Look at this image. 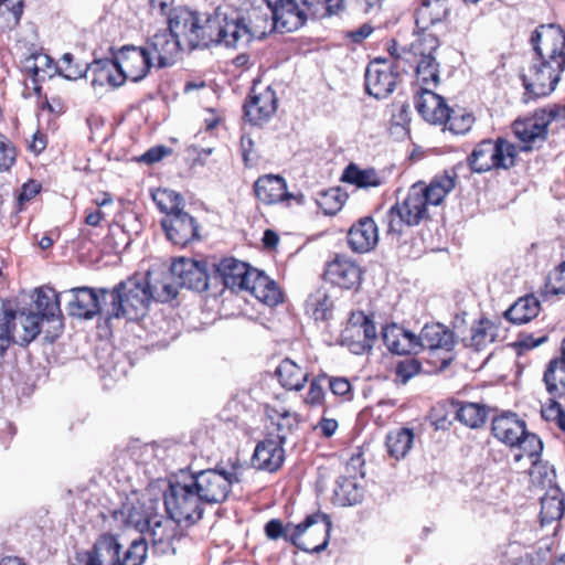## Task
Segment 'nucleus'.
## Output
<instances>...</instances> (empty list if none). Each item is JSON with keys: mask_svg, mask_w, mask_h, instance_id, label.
<instances>
[{"mask_svg": "<svg viewBox=\"0 0 565 565\" xmlns=\"http://www.w3.org/2000/svg\"><path fill=\"white\" fill-rule=\"evenodd\" d=\"M169 30L177 36L183 49H207L213 45L243 44L250 34L238 21H226V14L216 10L213 14L175 8L169 13Z\"/></svg>", "mask_w": 565, "mask_h": 565, "instance_id": "f257e3e1", "label": "nucleus"}, {"mask_svg": "<svg viewBox=\"0 0 565 565\" xmlns=\"http://www.w3.org/2000/svg\"><path fill=\"white\" fill-rule=\"evenodd\" d=\"M531 44L536 57L521 73L526 102L556 88L565 71V31L556 24H542L532 33Z\"/></svg>", "mask_w": 565, "mask_h": 565, "instance_id": "f03ea898", "label": "nucleus"}, {"mask_svg": "<svg viewBox=\"0 0 565 565\" xmlns=\"http://www.w3.org/2000/svg\"><path fill=\"white\" fill-rule=\"evenodd\" d=\"M71 299L67 303L68 313L81 319H92L102 312L100 297H110V305L106 309V318H125L128 321L140 319L141 307V277L132 275L119 282L111 291L106 288L93 289L77 287L68 291Z\"/></svg>", "mask_w": 565, "mask_h": 565, "instance_id": "7ed1b4c3", "label": "nucleus"}, {"mask_svg": "<svg viewBox=\"0 0 565 565\" xmlns=\"http://www.w3.org/2000/svg\"><path fill=\"white\" fill-rule=\"evenodd\" d=\"M146 495L151 503L150 509L157 510L163 505L167 514L175 523L193 524L202 519L203 504L189 473L150 481Z\"/></svg>", "mask_w": 565, "mask_h": 565, "instance_id": "20e7f679", "label": "nucleus"}, {"mask_svg": "<svg viewBox=\"0 0 565 565\" xmlns=\"http://www.w3.org/2000/svg\"><path fill=\"white\" fill-rule=\"evenodd\" d=\"M426 218H428V211L424 192L420 186L412 185L405 199L396 202L386 212L384 223L387 234L401 236L405 228L417 226Z\"/></svg>", "mask_w": 565, "mask_h": 565, "instance_id": "39448f33", "label": "nucleus"}, {"mask_svg": "<svg viewBox=\"0 0 565 565\" xmlns=\"http://www.w3.org/2000/svg\"><path fill=\"white\" fill-rule=\"evenodd\" d=\"M515 157L516 148L513 143L501 138L497 141L486 139L475 147L467 163L472 172L484 173L492 169L512 168Z\"/></svg>", "mask_w": 565, "mask_h": 565, "instance_id": "423d86ee", "label": "nucleus"}, {"mask_svg": "<svg viewBox=\"0 0 565 565\" xmlns=\"http://www.w3.org/2000/svg\"><path fill=\"white\" fill-rule=\"evenodd\" d=\"M439 47V40L435 34L424 33L409 46L408 55H413L409 68L415 66L417 79L423 87H436L439 83V64L434 53Z\"/></svg>", "mask_w": 565, "mask_h": 565, "instance_id": "0eeeda50", "label": "nucleus"}, {"mask_svg": "<svg viewBox=\"0 0 565 565\" xmlns=\"http://www.w3.org/2000/svg\"><path fill=\"white\" fill-rule=\"evenodd\" d=\"M202 504H217L224 502L234 483L239 482L235 471L225 472L218 469H206L189 475Z\"/></svg>", "mask_w": 565, "mask_h": 565, "instance_id": "6e6552de", "label": "nucleus"}, {"mask_svg": "<svg viewBox=\"0 0 565 565\" xmlns=\"http://www.w3.org/2000/svg\"><path fill=\"white\" fill-rule=\"evenodd\" d=\"M273 28L280 32H294L303 26L308 18H319L320 10L313 0H277L268 3Z\"/></svg>", "mask_w": 565, "mask_h": 565, "instance_id": "1a4fd4ad", "label": "nucleus"}, {"mask_svg": "<svg viewBox=\"0 0 565 565\" xmlns=\"http://www.w3.org/2000/svg\"><path fill=\"white\" fill-rule=\"evenodd\" d=\"M140 545L141 537L135 539L121 556V545L117 537L103 534L89 552L86 565H141V555L136 552Z\"/></svg>", "mask_w": 565, "mask_h": 565, "instance_id": "9d476101", "label": "nucleus"}, {"mask_svg": "<svg viewBox=\"0 0 565 565\" xmlns=\"http://www.w3.org/2000/svg\"><path fill=\"white\" fill-rule=\"evenodd\" d=\"M331 526V520L324 513L308 515L295 526L296 546L308 553H320L328 546Z\"/></svg>", "mask_w": 565, "mask_h": 565, "instance_id": "9b49d317", "label": "nucleus"}, {"mask_svg": "<svg viewBox=\"0 0 565 565\" xmlns=\"http://www.w3.org/2000/svg\"><path fill=\"white\" fill-rule=\"evenodd\" d=\"M143 505H146L143 503ZM151 503L143 507V561L148 544L152 545L154 552L167 553L171 548L172 539L175 535V522L163 514L159 509H150Z\"/></svg>", "mask_w": 565, "mask_h": 565, "instance_id": "f8f14e48", "label": "nucleus"}, {"mask_svg": "<svg viewBox=\"0 0 565 565\" xmlns=\"http://www.w3.org/2000/svg\"><path fill=\"white\" fill-rule=\"evenodd\" d=\"M183 50L180 40L168 29L156 33L143 46V64L150 67H166L173 64Z\"/></svg>", "mask_w": 565, "mask_h": 565, "instance_id": "ddd939ff", "label": "nucleus"}, {"mask_svg": "<svg viewBox=\"0 0 565 565\" xmlns=\"http://www.w3.org/2000/svg\"><path fill=\"white\" fill-rule=\"evenodd\" d=\"M178 295L172 267L167 263H156L147 270L146 286H143V296L159 301L167 302Z\"/></svg>", "mask_w": 565, "mask_h": 565, "instance_id": "4468645a", "label": "nucleus"}, {"mask_svg": "<svg viewBox=\"0 0 565 565\" xmlns=\"http://www.w3.org/2000/svg\"><path fill=\"white\" fill-rule=\"evenodd\" d=\"M562 120L561 106L553 105L548 109H541L531 118L516 120L513 124L515 136L524 143H534L544 140L547 135V126L553 121Z\"/></svg>", "mask_w": 565, "mask_h": 565, "instance_id": "2eb2a0df", "label": "nucleus"}, {"mask_svg": "<svg viewBox=\"0 0 565 565\" xmlns=\"http://www.w3.org/2000/svg\"><path fill=\"white\" fill-rule=\"evenodd\" d=\"M161 225L168 239L174 245L185 246L200 239L196 220L182 209L166 215Z\"/></svg>", "mask_w": 565, "mask_h": 565, "instance_id": "dca6fc26", "label": "nucleus"}, {"mask_svg": "<svg viewBox=\"0 0 565 565\" xmlns=\"http://www.w3.org/2000/svg\"><path fill=\"white\" fill-rule=\"evenodd\" d=\"M171 267L178 290L188 288L202 292L207 289L209 275L204 263L180 257L171 264Z\"/></svg>", "mask_w": 565, "mask_h": 565, "instance_id": "f3484780", "label": "nucleus"}, {"mask_svg": "<svg viewBox=\"0 0 565 565\" xmlns=\"http://www.w3.org/2000/svg\"><path fill=\"white\" fill-rule=\"evenodd\" d=\"M4 311L10 312L12 318L8 323L10 332V342L13 340L20 345H28L41 333V321H43L39 313L21 312L18 317L4 303L1 305L0 318L3 317Z\"/></svg>", "mask_w": 565, "mask_h": 565, "instance_id": "a211bd4d", "label": "nucleus"}, {"mask_svg": "<svg viewBox=\"0 0 565 565\" xmlns=\"http://www.w3.org/2000/svg\"><path fill=\"white\" fill-rule=\"evenodd\" d=\"M396 70L381 65L379 61L370 64L365 71V89L367 94L377 99L386 98L397 83Z\"/></svg>", "mask_w": 565, "mask_h": 565, "instance_id": "6ab92c4d", "label": "nucleus"}, {"mask_svg": "<svg viewBox=\"0 0 565 565\" xmlns=\"http://www.w3.org/2000/svg\"><path fill=\"white\" fill-rule=\"evenodd\" d=\"M564 513V498L558 488L551 489L541 499L540 531L542 537L554 536Z\"/></svg>", "mask_w": 565, "mask_h": 565, "instance_id": "aec40b11", "label": "nucleus"}, {"mask_svg": "<svg viewBox=\"0 0 565 565\" xmlns=\"http://www.w3.org/2000/svg\"><path fill=\"white\" fill-rule=\"evenodd\" d=\"M324 276L332 285L344 289H352L359 286L362 273L355 262L349 257L337 255L328 264Z\"/></svg>", "mask_w": 565, "mask_h": 565, "instance_id": "412c9836", "label": "nucleus"}, {"mask_svg": "<svg viewBox=\"0 0 565 565\" xmlns=\"http://www.w3.org/2000/svg\"><path fill=\"white\" fill-rule=\"evenodd\" d=\"M277 109L275 92L267 87L257 93L252 90L249 99L244 105V116L253 125H260L267 121Z\"/></svg>", "mask_w": 565, "mask_h": 565, "instance_id": "4be33fe9", "label": "nucleus"}, {"mask_svg": "<svg viewBox=\"0 0 565 565\" xmlns=\"http://www.w3.org/2000/svg\"><path fill=\"white\" fill-rule=\"evenodd\" d=\"M92 76L90 84L94 88L97 86L118 87L127 78L124 64L113 60H96L92 64H86V75Z\"/></svg>", "mask_w": 565, "mask_h": 565, "instance_id": "5701e85b", "label": "nucleus"}, {"mask_svg": "<svg viewBox=\"0 0 565 565\" xmlns=\"http://www.w3.org/2000/svg\"><path fill=\"white\" fill-rule=\"evenodd\" d=\"M381 334L387 350L394 354L420 353V345L417 343L416 334L396 323L385 326Z\"/></svg>", "mask_w": 565, "mask_h": 565, "instance_id": "b1692460", "label": "nucleus"}, {"mask_svg": "<svg viewBox=\"0 0 565 565\" xmlns=\"http://www.w3.org/2000/svg\"><path fill=\"white\" fill-rule=\"evenodd\" d=\"M379 242V228L375 221L370 216H364L354 223L348 233V243L352 250L356 253H367L372 250Z\"/></svg>", "mask_w": 565, "mask_h": 565, "instance_id": "393cba45", "label": "nucleus"}, {"mask_svg": "<svg viewBox=\"0 0 565 565\" xmlns=\"http://www.w3.org/2000/svg\"><path fill=\"white\" fill-rule=\"evenodd\" d=\"M415 107L427 122L434 125H443L448 115L445 99L435 94L430 87H422L415 98Z\"/></svg>", "mask_w": 565, "mask_h": 565, "instance_id": "a878e982", "label": "nucleus"}, {"mask_svg": "<svg viewBox=\"0 0 565 565\" xmlns=\"http://www.w3.org/2000/svg\"><path fill=\"white\" fill-rule=\"evenodd\" d=\"M252 270L246 263L235 258H224L215 264V273L223 285L230 289L243 290L248 284V276Z\"/></svg>", "mask_w": 565, "mask_h": 565, "instance_id": "bb28decb", "label": "nucleus"}, {"mask_svg": "<svg viewBox=\"0 0 565 565\" xmlns=\"http://www.w3.org/2000/svg\"><path fill=\"white\" fill-rule=\"evenodd\" d=\"M526 430L525 422L514 413H503L492 420V434L500 441L514 447Z\"/></svg>", "mask_w": 565, "mask_h": 565, "instance_id": "cd10ccee", "label": "nucleus"}, {"mask_svg": "<svg viewBox=\"0 0 565 565\" xmlns=\"http://www.w3.org/2000/svg\"><path fill=\"white\" fill-rule=\"evenodd\" d=\"M254 192L257 199L265 204H274L292 198L287 192L286 180L275 174L259 177L254 183Z\"/></svg>", "mask_w": 565, "mask_h": 565, "instance_id": "c85d7f7f", "label": "nucleus"}, {"mask_svg": "<svg viewBox=\"0 0 565 565\" xmlns=\"http://www.w3.org/2000/svg\"><path fill=\"white\" fill-rule=\"evenodd\" d=\"M417 343L420 345V352L428 350L451 351L455 347V337L452 331L441 323L425 324L420 333L416 335Z\"/></svg>", "mask_w": 565, "mask_h": 565, "instance_id": "c756f323", "label": "nucleus"}, {"mask_svg": "<svg viewBox=\"0 0 565 565\" xmlns=\"http://www.w3.org/2000/svg\"><path fill=\"white\" fill-rule=\"evenodd\" d=\"M350 321L352 323L351 330L353 334L358 337L356 341H352L349 344L350 350L355 354H362L371 351L376 340V328L374 322L362 312L352 315Z\"/></svg>", "mask_w": 565, "mask_h": 565, "instance_id": "7c9ffc66", "label": "nucleus"}, {"mask_svg": "<svg viewBox=\"0 0 565 565\" xmlns=\"http://www.w3.org/2000/svg\"><path fill=\"white\" fill-rule=\"evenodd\" d=\"M280 440L265 439L257 444L252 462L260 470L275 471L284 461V448Z\"/></svg>", "mask_w": 565, "mask_h": 565, "instance_id": "2f4dec72", "label": "nucleus"}, {"mask_svg": "<svg viewBox=\"0 0 565 565\" xmlns=\"http://www.w3.org/2000/svg\"><path fill=\"white\" fill-rule=\"evenodd\" d=\"M34 307L36 310L34 313H39L42 320L54 322L58 328L62 327L58 296L53 288H39L35 292Z\"/></svg>", "mask_w": 565, "mask_h": 565, "instance_id": "473e14b6", "label": "nucleus"}, {"mask_svg": "<svg viewBox=\"0 0 565 565\" xmlns=\"http://www.w3.org/2000/svg\"><path fill=\"white\" fill-rule=\"evenodd\" d=\"M448 13V0H420V6L416 11V25L426 30L444 21Z\"/></svg>", "mask_w": 565, "mask_h": 565, "instance_id": "72a5a7b5", "label": "nucleus"}, {"mask_svg": "<svg viewBox=\"0 0 565 565\" xmlns=\"http://www.w3.org/2000/svg\"><path fill=\"white\" fill-rule=\"evenodd\" d=\"M456 175L444 173L435 177L427 185L424 182L414 183V186H420L424 192L425 203L428 205H439L446 195L455 188Z\"/></svg>", "mask_w": 565, "mask_h": 565, "instance_id": "f704fd0d", "label": "nucleus"}, {"mask_svg": "<svg viewBox=\"0 0 565 565\" xmlns=\"http://www.w3.org/2000/svg\"><path fill=\"white\" fill-rule=\"evenodd\" d=\"M226 21H238L239 24L245 25L246 30L250 34V38L246 43L237 44V45H227V47L233 49H243L246 47L253 40H262L267 34V29L270 26V31L273 28V20L270 21L268 18V14H259L257 12H254V19L249 18L246 19L245 17H242L238 13H235L231 17L226 14Z\"/></svg>", "mask_w": 565, "mask_h": 565, "instance_id": "c9c22d12", "label": "nucleus"}, {"mask_svg": "<svg viewBox=\"0 0 565 565\" xmlns=\"http://www.w3.org/2000/svg\"><path fill=\"white\" fill-rule=\"evenodd\" d=\"M276 375L280 384L288 390L300 391L308 381V372L290 359L280 362L276 369Z\"/></svg>", "mask_w": 565, "mask_h": 565, "instance_id": "e433bc0d", "label": "nucleus"}, {"mask_svg": "<svg viewBox=\"0 0 565 565\" xmlns=\"http://www.w3.org/2000/svg\"><path fill=\"white\" fill-rule=\"evenodd\" d=\"M414 443V433L409 428H397L386 435V449L388 455L399 460L407 456Z\"/></svg>", "mask_w": 565, "mask_h": 565, "instance_id": "4c0bfd02", "label": "nucleus"}, {"mask_svg": "<svg viewBox=\"0 0 565 565\" xmlns=\"http://www.w3.org/2000/svg\"><path fill=\"white\" fill-rule=\"evenodd\" d=\"M540 312V301L534 296L516 300L507 311L505 318L515 324L526 323Z\"/></svg>", "mask_w": 565, "mask_h": 565, "instance_id": "58836bf2", "label": "nucleus"}, {"mask_svg": "<svg viewBox=\"0 0 565 565\" xmlns=\"http://www.w3.org/2000/svg\"><path fill=\"white\" fill-rule=\"evenodd\" d=\"M267 416L276 426L278 440L284 444L288 434L297 428L300 422L299 415L297 413L286 408H268Z\"/></svg>", "mask_w": 565, "mask_h": 565, "instance_id": "ea45409f", "label": "nucleus"}, {"mask_svg": "<svg viewBox=\"0 0 565 565\" xmlns=\"http://www.w3.org/2000/svg\"><path fill=\"white\" fill-rule=\"evenodd\" d=\"M543 381L550 394H562L565 391V360L562 358L551 360L544 372Z\"/></svg>", "mask_w": 565, "mask_h": 565, "instance_id": "a19ab883", "label": "nucleus"}, {"mask_svg": "<svg viewBox=\"0 0 565 565\" xmlns=\"http://www.w3.org/2000/svg\"><path fill=\"white\" fill-rule=\"evenodd\" d=\"M342 179L345 182L355 184L359 188H376L382 184V179L375 169L363 170L354 163H351L347 167Z\"/></svg>", "mask_w": 565, "mask_h": 565, "instance_id": "79ce46f5", "label": "nucleus"}, {"mask_svg": "<svg viewBox=\"0 0 565 565\" xmlns=\"http://www.w3.org/2000/svg\"><path fill=\"white\" fill-rule=\"evenodd\" d=\"M497 335V326L488 319H481L471 328L469 345L475 348L476 351H481L494 342Z\"/></svg>", "mask_w": 565, "mask_h": 565, "instance_id": "37998d69", "label": "nucleus"}, {"mask_svg": "<svg viewBox=\"0 0 565 565\" xmlns=\"http://www.w3.org/2000/svg\"><path fill=\"white\" fill-rule=\"evenodd\" d=\"M514 447H518L519 449L514 455V460L516 462L521 461L524 457H527L531 466H535L542 452L543 444L535 434H531L525 430Z\"/></svg>", "mask_w": 565, "mask_h": 565, "instance_id": "c03bdc74", "label": "nucleus"}, {"mask_svg": "<svg viewBox=\"0 0 565 565\" xmlns=\"http://www.w3.org/2000/svg\"><path fill=\"white\" fill-rule=\"evenodd\" d=\"M334 495L340 504L353 505L362 500L363 490L358 486L354 479L341 477L337 480Z\"/></svg>", "mask_w": 565, "mask_h": 565, "instance_id": "a18cd8bd", "label": "nucleus"}, {"mask_svg": "<svg viewBox=\"0 0 565 565\" xmlns=\"http://www.w3.org/2000/svg\"><path fill=\"white\" fill-rule=\"evenodd\" d=\"M333 301L324 290H317L306 301V311L315 320H327L331 316Z\"/></svg>", "mask_w": 565, "mask_h": 565, "instance_id": "49530a36", "label": "nucleus"}, {"mask_svg": "<svg viewBox=\"0 0 565 565\" xmlns=\"http://www.w3.org/2000/svg\"><path fill=\"white\" fill-rule=\"evenodd\" d=\"M447 129L455 135L467 134L475 124V116L463 108H449L446 120Z\"/></svg>", "mask_w": 565, "mask_h": 565, "instance_id": "de8ad7c7", "label": "nucleus"}, {"mask_svg": "<svg viewBox=\"0 0 565 565\" xmlns=\"http://www.w3.org/2000/svg\"><path fill=\"white\" fill-rule=\"evenodd\" d=\"M456 418L467 427L478 428L486 422V406L478 403H466L458 408Z\"/></svg>", "mask_w": 565, "mask_h": 565, "instance_id": "09e8293b", "label": "nucleus"}, {"mask_svg": "<svg viewBox=\"0 0 565 565\" xmlns=\"http://www.w3.org/2000/svg\"><path fill=\"white\" fill-rule=\"evenodd\" d=\"M345 201V195L340 189L332 188L319 194L317 204L327 215H334L341 210Z\"/></svg>", "mask_w": 565, "mask_h": 565, "instance_id": "8fccbe9b", "label": "nucleus"}, {"mask_svg": "<svg viewBox=\"0 0 565 565\" xmlns=\"http://www.w3.org/2000/svg\"><path fill=\"white\" fill-rule=\"evenodd\" d=\"M151 198L157 206L167 215H169V213H174L177 210H181L180 205L182 203V199L174 191L158 189L151 192Z\"/></svg>", "mask_w": 565, "mask_h": 565, "instance_id": "3c124183", "label": "nucleus"}, {"mask_svg": "<svg viewBox=\"0 0 565 565\" xmlns=\"http://www.w3.org/2000/svg\"><path fill=\"white\" fill-rule=\"evenodd\" d=\"M295 526L291 523L284 525L278 519H273L265 525V533L270 540L284 539L287 542H291L296 545V533Z\"/></svg>", "mask_w": 565, "mask_h": 565, "instance_id": "603ef678", "label": "nucleus"}, {"mask_svg": "<svg viewBox=\"0 0 565 565\" xmlns=\"http://www.w3.org/2000/svg\"><path fill=\"white\" fill-rule=\"evenodd\" d=\"M73 60L71 53L63 54L61 65H57L58 74L71 81L86 76V65L73 64Z\"/></svg>", "mask_w": 565, "mask_h": 565, "instance_id": "864d4df0", "label": "nucleus"}, {"mask_svg": "<svg viewBox=\"0 0 565 565\" xmlns=\"http://www.w3.org/2000/svg\"><path fill=\"white\" fill-rule=\"evenodd\" d=\"M271 282H274V280L264 273L256 268H252L248 276V284L243 287V290L250 292V295L257 298L262 292H264L265 287L271 286Z\"/></svg>", "mask_w": 565, "mask_h": 565, "instance_id": "5fc2aeb1", "label": "nucleus"}, {"mask_svg": "<svg viewBox=\"0 0 565 565\" xmlns=\"http://www.w3.org/2000/svg\"><path fill=\"white\" fill-rule=\"evenodd\" d=\"M420 364L415 359L399 361L395 367L396 381L406 384L413 376L419 373Z\"/></svg>", "mask_w": 565, "mask_h": 565, "instance_id": "6e6d98bb", "label": "nucleus"}, {"mask_svg": "<svg viewBox=\"0 0 565 565\" xmlns=\"http://www.w3.org/2000/svg\"><path fill=\"white\" fill-rule=\"evenodd\" d=\"M390 54L394 57V64L392 68L396 70V72H408L406 65L412 62L413 55H408L409 49L401 47L395 41H392L388 46Z\"/></svg>", "mask_w": 565, "mask_h": 565, "instance_id": "4d7b16f0", "label": "nucleus"}, {"mask_svg": "<svg viewBox=\"0 0 565 565\" xmlns=\"http://www.w3.org/2000/svg\"><path fill=\"white\" fill-rule=\"evenodd\" d=\"M546 287L554 295H565V262L550 273Z\"/></svg>", "mask_w": 565, "mask_h": 565, "instance_id": "13d9d810", "label": "nucleus"}, {"mask_svg": "<svg viewBox=\"0 0 565 565\" xmlns=\"http://www.w3.org/2000/svg\"><path fill=\"white\" fill-rule=\"evenodd\" d=\"M57 71V64L51 56L45 53L38 52V82L53 77Z\"/></svg>", "mask_w": 565, "mask_h": 565, "instance_id": "bf43d9fd", "label": "nucleus"}, {"mask_svg": "<svg viewBox=\"0 0 565 565\" xmlns=\"http://www.w3.org/2000/svg\"><path fill=\"white\" fill-rule=\"evenodd\" d=\"M15 148L3 136H0V171H7L15 162Z\"/></svg>", "mask_w": 565, "mask_h": 565, "instance_id": "052dcab7", "label": "nucleus"}, {"mask_svg": "<svg viewBox=\"0 0 565 565\" xmlns=\"http://www.w3.org/2000/svg\"><path fill=\"white\" fill-rule=\"evenodd\" d=\"M328 380V375H319L317 379H315L311 384L310 388L307 393L305 402L310 405H318L321 403L324 391L321 382H326Z\"/></svg>", "mask_w": 565, "mask_h": 565, "instance_id": "680f3d73", "label": "nucleus"}, {"mask_svg": "<svg viewBox=\"0 0 565 565\" xmlns=\"http://www.w3.org/2000/svg\"><path fill=\"white\" fill-rule=\"evenodd\" d=\"M328 383L331 392L334 395L343 396L345 398L351 397V384L345 377H329L328 376Z\"/></svg>", "mask_w": 565, "mask_h": 565, "instance_id": "e2e57ef3", "label": "nucleus"}, {"mask_svg": "<svg viewBox=\"0 0 565 565\" xmlns=\"http://www.w3.org/2000/svg\"><path fill=\"white\" fill-rule=\"evenodd\" d=\"M256 299L268 306H276L281 301V292L274 281L271 282V286L265 287L264 292H262Z\"/></svg>", "mask_w": 565, "mask_h": 565, "instance_id": "0e129e2a", "label": "nucleus"}, {"mask_svg": "<svg viewBox=\"0 0 565 565\" xmlns=\"http://www.w3.org/2000/svg\"><path fill=\"white\" fill-rule=\"evenodd\" d=\"M173 0H149V12L168 21L169 13L173 10L170 9Z\"/></svg>", "mask_w": 565, "mask_h": 565, "instance_id": "69168bd1", "label": "nucleus"}, {"mask_svg": "<svg viewBox=\"0 0 565 565\" xmlns=\"http://www.w3.org/2000/svg\"><path fill=\"white\" fill-rule=\"evenodd\" d=\"M12 316L10 312L4 311L2 318H0V356L7 351L10 345V332H9V321Z\"/></svg>", "mask_w": 565, "mask_h": 565, "instance_id": "338daca9", "label": "nucleus"}, {"mask_svg": "<svg viewBox=\"0 0 565 565\" xmlns=\"http://www.w3.org/2000/svg\"><path fill=\"white\" fill-rule=\"evenodd\" d=\"M170 153V148L166 146H156L143 152V162L152 164L160 161Z\"/></svg>", "mask_w": 565, "mask_h": 565, "instance_id": "774afa93", "label": "nucleus"}]
</instances>
